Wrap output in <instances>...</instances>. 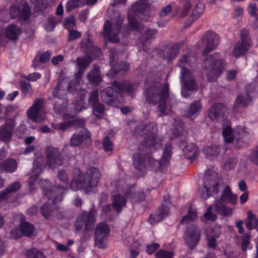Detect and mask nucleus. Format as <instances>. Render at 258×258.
<instances>
[{"instance_id": "f257e3e1", "label": "nucleus", "mask_w": 258, "mask_h": 258, "mask_svg": "<svg viewBox=\"0 0 258 258\" xmlns=\"http://www.w3.org/2000/svg\"><path fill=\"white\" fill-rule=\"evenodd\" d=\"M100 177V172L96 168L87 169L84 174H82L79 168H76L73 170V177L70 187L74 190L93 187L98 184Z\"/></svg>"}, {"instance_id": "f03ea898", "label": "nucleus", "mask_w": 258, "mask_h": 258, "mask_svg": "<svg viewBox=\"0 0 258 258\" xmlns=\"http://www.w3.org/2000/svg\"><path fill=\"white\" fill-rule=\"evenodd\" d=\"M150 4L147 0H138L132 6L133 14L127 16V27L130 31H137L140 28L136 17L141 20L147 21L150 17Z\"/></svg>"}, {"instance_id": "7ed1b4c3", "label": "nucleus", "mask_w": 258, "mask_h": 258, "mask_svg": "<svg viewBox=\"0 0 258 258\" xmlns=\"http://www.w3.org/2000/svg\"><path fill=\"white\" fill-rule=\"evenodd\" d=\"M203 66L207 70L208 81H217L222 75L226 62L219 53H215L207 56Z\"/></svg>"}, {"instance_id": "20e7f679", "label": "nucleus", "mask_w": 258, "mask_h": 258, "mask_svg": "<svg viewBox=\"0 0 258 258\" xmlns=\"http://www.w3.org/2000/svg\"><path fill=\"white\" fill-rule=\"evenodd\" d=\"M146 100L150 105H155L163 98L169 96V85L167 82H154L144 92Z\"/></svg>"}, {"instance_id": "39448f33", "label": "nucleus", "mask_w": 258, "mask_h": 258, "mask_svg": "<svg viewBox=\"0 0 258 258\" xmlns=\"http://www.w3.org/2000/svg\"><path fill=\"white\" fill-rule=\"evenodd\" d=\"M150 124H140L134 129L133 135L137 139L143 138L144 141L138 146L139 151H147L156 144V136L150 131Z\"/></svg>"}, {"instance_id": "423d86ee", "label": "nucleus", "mask_w": 258, "mask_h": 258, "mask_svg": "<svg viewBox=\"0 0 258 258\" xmlns=\"http://www.w3.org/2000/svg\"><path fill=\"white\" fill-rule=\"evenodd\" d=\"M112 86L115 91L111 87L100 92L102 100L106 104H111L115 101L118 95V91L131 95L134 89L133 85L125 82H114Z\"/></svg>"}, {"instance_id": "0eeeda50", "label": "nucleus", "mask_w": 258, "mask_h": 258, "mask_svg": "<svg viewBox=\"0 0 258 258\" xmlns=\"http://www.w3.org/2000/svg\"><path fill=\"white\" fill-rule=\"evenodd\" d=\"M44 104L45 100L44 99H36L34 101L32 106L27 111L28 118L37 123H40L44 121L47 118Z\"/></svg>"}, {"instance_id": "6e6552de", "label": "nucleus", "mask_w": 258, "mask_h": 258, "mask_svg": "<svg viewBox=\"0 0 258 258\" xmlns=\"http://www.w3.org/2000/svg\"><path fill=\"white\" fill-rule=\"evenodd\" d=\"M96 211L92 210L88 213L86 212H83L77 219L75 223V228L77 231L81 230L85 225L86 230H90L95 222V216Z\"/></svg>"}, {"instance_id": "1a4fd4ad", "label": "nucleus", "mask_w": 258, "mask_h": 258, "mask_svg": "<svg viewBox=\"0 0 258 258\" xmlns=\"http://www.w3.org/2000/svg\"><path fill=\"white\" fill-rule=\"evenodd\" d=\"M10 15L13 19L26 21L31 16V8L28 4L22 7L18 3H15L10 7Z\"/></svg>"}, {"instance_id": "9d476101", "label": "nucleus", "mask_w": 258, "mask_h": 258, "mask_svg": "<svg viewBox=\"0 0 258 258\" xmlns=\"http://www.w3.org/2000/svg\"><path fill=\"white\" fill-rule=\"evenodd\" d=\"M183 45L182 42H179L170 45H166L164 49L158 48L157 54L166 59L168 62H172L178 55L180 49Z\"/></svg>"}, {"instance_id": "9b49d317", "label": "nucleus", "mask_w": 258, "mask_h": 258, "mask_svg": "<svg viewBox=\"0 0 258 258\" xmlns=\"http://www.w3.org/2000/svg\"><path fill=\"white\" fill-rule=\"evenodd\" d=\"M45 153L47 158L46 164L50 168L63 164V157L58 148L49 146L46 148Z\"/></svg>"}, {"instance_id": "f8f14e48", "label": "nucleus", "mask_w": 258, "mask_h": 258, "mask_svg": "<svg viewBox=\"0 0 258 258\" xmlns=\"http://www.w3.org/2000/svg\"><path fill=\"white\" fill-rule=\"evenodd\" d=\"M251 45V41L248 31L246 30H241L240 31V41H238L234 47L233 55L236 57L244 55L249 49Z\"/></svg>"}, {"instance_id": "ddd939ff", "label": "nucleus", "mask_w": 258, "mask_h": 258, "mask_svg": "<svg viewBox=\"0 0 258 258\" xmlns=\"http://www.w3.org/2000/svg\"><path fill=\"white\" fill-rule=\"evenodd\" d=\"M219 182L216 176L208 175L205 179L204 189L202 190L201 198L208 199L213 194L218 192Z\"/></svg>"}, {"instance_id": "4468645a", "label": "nucleus", "mask_w": 258, "mask_h": 258, "mask_svg": "<svg viewBox=\"0 0 258 258\" xmlns=\"http://www.w3.org/2000/svg\"><path fill=\"white\" fill-rule=\"evenodd\" d=\"M203 43L206 44V47L203 50V55L207 54L214 50L218 45L220 40L219 36L212 31L205 32L202 38Z\"/></svg>"}, {"instance_id": "2eb2a0df", "label": "nucleus", "mask_w": 258, "mask_h": 258, "mask_svg": "<svg viewBox=\"0 0 258 258\" xmlns=\"http://www.w3.org/2000/svg\"><path fill=\"white\" fill-rule=\"evenodd\" d=\"M68 187L60 185H53L50 187L44 188V195L48 199H52L54 205L62 200V195L67 191Z\"/></svg>"}, {"instance_id": "dca6fc26", "label": "nucleus", "mask_w": 258, "mask_h": 258, "mask_svg": "<svg viewBox=\"0 0 258 258\" xmlns=\"http://www.w3.org/2000/svg\"><path fill=\"white\" fill-rule=\"evenodd\" d=\"M121 28H118L115 24L112 25L109 21H106L103 26V36L109 42L118 43L120 41L118 34Z\"/></svg>"}, {"instance_id": "f3484780", "label": "nucleus", "mask_w": 258, "mask_h": 258, "mask_svg": "<svg viewBox=\"0 0 258 258\" xmlns=\"http://www.w3.org/2000/svg\"><path fill=\"white\" fill-rule=\"evenodd\" d=\"M201 237V231L194 224L189 225L186 229L185 234V240L188 247L194 249L199 241Z\"/></svg>"}, {"instance_id": "a211bd4d", "label": "nucleus", "mask_w": 258, "mask_h": 258, "mask_svg": "<svg viewBox=\"0 0 258 258\" xmlns=\"http://www.w3.org/2000/svg\"><path fill=\"white\" fill-rule=\"evenodd\" d=\"M110 229L108 225L104 222L99 223L95 228V245L99 248L105 247L104 241L108 237Z\"/></svg>"}, {"instance_id": "6ab92c4d", "label": "nucleus", "mask_w": 258, "mask_h": 258, "mask_svg": "<svg viewBox=\"0 0 258 258\" xmlns=\"http://www.w3.org/2000/svg\"><path fill=\"white\" fill-rule=\"evenodd\" d=\"M88 101L93 109L94 113L99 118H102L105 108L104 105L99 101L98 92L97 89H94L91 92Z\"/></svg>"}, {"instance_id": "aec40b11", "label": "nucleus", "mask_w": 258, "mask_h": 258, "mask_svg": "<svg viewBox=\"0 0 258 258\" xmlns=\"http://www.w3.org/2000/svg\"><path fill=\"white\" fill-rule=\"evenodd\" d=\"M93 59L89 55L79 57L76 59L77 71L75 73L74 76L76 80L81 79L84 73L86 68L92 62Z\"/></svg>"}, {"instance_id": "412c9836", "label": "nucleus", "mask_w": 258, "mask_h": 258, "mask_svg": "<svg viewBox=\"0 0 258 258\" xmlns=\"http://www.w3.org/2000/svg\"><path fill=\"white\" fill-rule=\"evenodd\" d=\"M91 143V134L87 131H82L78 134H74L71 139L72 146H78L82 143L89 146Z\"/></svg>"}, {"instance_id": "4be33fe9", "label": "nucleus", "mask_w": 258, "mask_h": 258, "mask_svg": "<svg viewBox=\"0 0 258 258\" xmlns=\"http://www.w3.org/2000/svg\"><path fill=\"white\" fill-rule=\"evenodd\" d=\"M15 125L14 120L9 119L6 120L0 128V141L8 142L11 140Z\"/></svg>"}, {"instance_id": "5701e85b", "label": "nucleus", "mask_w": 258, "mask_h": 258, "mask_svg": "<svg viewBox=\"0 0 258 258\" xmlns=\"http://www.w3.org/2000/svg\"><path fill=\"white\" fill-rule=\"evenodd\" d=\"M157 31L155 29L149 28L141 34L139 40L144 51H148L150 41L155 38Z\"/></svg>"}, {"instance_id": "b1692460", "label": "nucleus", "mask_w": 258, "mask_h": 258, "mask_svg": "<svg viewBox=\"0 0 258 258\" xmlns=\"http://www.w3.org/2000/svg\"><path fill=\"white\" fill-rule=\"evenodd\" d=\"M171 146L168 145L166 146L163 154L162 158L159 161L154 160L151 157H149V162H151L154 165H158L159 170H162L164 169L168 163L171 157Z\"/></svg>"}, {"instance_id": "393cba45", "label": "nucleus", "mask_w": 258, "mask_h": 258, "mask_svg": "<svg viewBox=\"0 0 258 258\" xmlns=\"http://www.w3.org/2000/svg\"><path fill=\"white\" fill-rule=\"evenodd\" d=\"M226 111L227 108L223 104L215 103L211 106L208 115L212 120H215L219 117H222Z\"/></svg>"}, {"instance_id": "a878e982", "label": "nucleus", "mask_w": 258, "mask_h": 258, "mask_svg": "<svg viewBox=\"0 0 258 258\" xmlns=\"http://www.w3.org/2000/svg\"><path fill=\"white\" fill-rule=\"evenodd\" d=\"M130 69V65L129 63L121 61L114 64L109 71L106 73V75L109 79H112L119 72H126L128 71Z\"/></svg>"}, {"instance_id": "bb28decb", "label": "nucleus", "mask_w": 258, "mask_h": 258, "mask_svg": "<svg viewBox=\"0 0 258 258\" xmlns=\"http://www.w3.org/2000/svg\"><path fill=\"white\" fill-rule=\"evenodd\" d=\"M223 202H224L220 199L216 200L211 205L213 208V211L224 217L229 216L232 214V209L225 205Z\"/></svg>"}, {"instance_id": "cd10ccee", "label": "nucleus", "mask_w": 258, "mask_h": 258, "mask_svg": "<svg viewBox=\"0 0 258 258\" xmlns=\"http://www.w3.org/2000/svg\"><path fill=\"white\" fill-rule=\"evenodd\" d=\"M66 83L67 82H59L58 83L53 92V95L54 96L59 97V95L57 94L58 90H62L63 91L68 90L70 92H73L77 90L79 86L78 82H70L68 84Z\"/></svg>"}, {"instance_id": "c85d7f7f", "label": "nucleus", "mask_w": 258, "mask_h": 258, "mask_svg": "<svg viewBox=\"0 0 258 258\" xmlns=\"http://www.w3.org/2000/svg\"><path fill=\"white\" fill-rule=\"evenodd\" d=\"M21 34V28L16 24L9 25L5 28V35L11 40H17Z\"/></svg>"}, {"instance_id": "c756f323", "label": "nucleus", "mask_w": 258, "mask_h": 258, "mask_svg": "<svg viewBox=\"0 0 258 258\" xmlns=\"http://www.w3.org/2000/svg\"><path fill=\"white\" fill-rule=\"evenodd\" d=\"M21 184L19 182L11 184L6 189L0 192V202L8 199L11 195L16 192L20 188Z\"/></svg>"}, {"instance_id": "7c9ffc66", "label": "nucleus", "mask_w": 258, "mask_h": 258, "mask_svg": "<svg viewBox=\"0 0 258 258\" xmlns=\"http://www.w3.org/2000/svg\"><path fill=\"white\" fill-rule=\"evenodd\" d=\"M23 236L31 237L34 235V226L30 223L22 219L19 225Z\"/></svg>"}, {"instance_id": "2f4dec72", "label": "nucleus", "mask_w": 258, "mask_h": 258, "mask_svg": "<svg viewBox=\"0 0 258 258\" xmlns=\"http://www.w3.org/2000/svg\"><path fill=\"white\" fill-rule=\"evenodd\" d=\"M168 213V208L164 206H162L159 208L158 214L150 215L149 221L151 224H155L162 220Z\"/></svg>"}, {"instance_id": "473e14b6", "label": "nucleus", "mask_w": 258, "mask_h": 258, "mask_svg": "<svg viewBox=\"0 0 258 258\" xmlns=\"http://www.w3.org/2000/svg\"><path fill=\"white\" fill-rule=\"evenodd\" d=\"M17 168L16 161L12 158L7 159L0 163V172H14Z\"/></svg>"}, {"instance_id": "72a5a7b5", "label": "nucleus", "mask_w": 258, "mask_h": 258, "mask_svg": "<svg viewBox=\"0 0 258 258\" xmlns=\"http://www.w3.org/2000/svg\"><path fill=\"white\" fill-rule=\"evenodd\" d=\"M148 149L147 151H140V153H136L133 156V164L136 169L142 170L144 168V162L145 160V153H148Z\"/></svg>"}, {"instance_id": "f704fd0d", "label": "nucleus", "mask_w": 258, "mask_h": 258, "mask_svg": "<svg viewBox=\"0 0 258 258\" xmlns=\"http://www.w3.org/2000/svg\"><path fill=\"white\" fill-rule=\"evenodd\" d=\"M205 10V5L202 2H199L192 11L191 15L187 21H190V23L198 20L203 14Z\"/></svg>"}, {"instance_id": "c9c22d12", "label": "nucleus", "mask_w": 258, "mask_h": 258, "mask_svg": "<svg viewBox=\"0 0 258 258\" xmlns=\"http://www.w3.org/2000/svg\"><path fill=\"white\" fill-rule=\"evenodd\" d=\"M219 199L224 202L228 201L231 204L235 205L237 202V197L232 194L230 187L227 185Z\"/></svg>"}, {"instance_id": "e433bc0d", "label": "nucleus", "mask_w": 258, "mask_h": 258, "mask_svg": "<svg viewBox=\"0 0 258 258\" xmlns=\"http://www.w3.org/2000/svg\"><path fill=\"white\" fill-rule=\"evenodd\" d=\"M183 152L186 157L191 160L195 159L199 154L198 148L192 143L187 145L184 148Z\"/></svg>"}, {"instance_id": "4c0bfd02", "label": "nucleus", "mask_w": 258, "mask_h": 258, "mask_svg": "<svg viewBox=\"0 0 258 258\" xmlns=\"http://www.w3.org/2000/svg\"><path fill=\"white\" fill-rule=\"evenodd\" d=\"M202 108V105L200 101H196L192 103L187 111H185L184 116L193 119L192 116L198 113Z\"/></svg>"}, {"instance_id": "58836bf2", "label": "nucleus", "mask_w": 258, "mask_h": 258, "mask_svg": "<svg viewBox=\"0 0 258 258\" xmlns=\"http://www.w3.org/2000/svg\"><path fill=\"white\" fill-rule=\"evenodd\" d=\"M252 101V99L248 93H246V96L238 95L235 101V103L233 108L234 110L237 108L238 106L241 105L244 107H246Z\"/></svg>"}, {"instance_id": "ea45409f", "label": "nucleus", "mask_w": 258, "mask_h": 258, "mask_svg": "<svg viewBox=\"0 0 258 258\" xmlns=\"http://www.w3.org/2000/svg\"><path fill=\"white\" fill-rule=\"evenodd\" d=\"M180 6L177 8V11L180 12V16L182 17L186 16L190 11L191 4L189 0H180Z\"/></svg>"}, {"instance_id": "a19ab883", "label": "nucleus", "mask_w": 258, "mask_h": 258, "mask_svg": "<svg viewBox=\"0 0 258 258\" xmlns=\"http://www.w3.org/2000/svg\"><path fill=\"white\" fill-rule=\"evenodd\" d=\"M215 229L209 228L206 229V233L208 238V246L210 248H215L217 245L216 238L219 236L218 234L215 233Z\"/></svg>"}, {"instance_id": "79ce46f5", "label": "nucleus", "mask_w": 258, "mask_h": 258, "mask_svg": "<svg viewBox=\"0 0 258 258\" xmlns=\"http://www.w3.org/2000/svg\"><path fill=\"white\" fill-rule=\"evenodd\" d=\"M245 223L246 228L249 230L257 226V219L252 211L247 212V217L245 220Z\"/></svg>"}, {"instance_id": "37998d69", "label": "nucleus", "mask_w": 258, "mask_h": 258, "mask_svg": "<svg viewBox=\"0 0 258 258\" xmlns=\"http://www.w3.org/2000/svg\"><path fill=\"white\" fill-rule=\"evenodd\" d=\"M124 205L125 200L123 197L120 195H115L113 197L112 206L117 213L120 211L121 208Z\"/></svg>"}, {"instance_id": "c03bdc74", "label": "nucleus", "mask_w": 258, "mask_h": 258, "mask_svg": "<svg viewBox=\"0 0 258 258\" xmlns=\"http://www.w3.org/2000/svg\"><path fill=\"white\" fill-rule=\"evenodd\" d=\"M88 81H103L100 76L99 67L94 64L93 68L87 75Z\"/></svg>"}, {"instance_id": "a18cd8bd", "label": "nucleus", "mask_w": 258, "mask_h": 258, "mask_svg": "<svg viewBox=\"0 0 258 258\" xmlns=\"http://www.w3.org/2000/svg\"><path fill=\"white\" fill-rule=\"evenodd\" d=\"M197 85L195 82H183L181 94L186 97L189 94L186 93L187 91H193L197 88Z\"/></svg>"}, {"instance_id": "49530a36", "label": "nucleus", "mask_w": 258, "mask_h": 258, "mask_svg": "<svg viewBox=\"0 0 258 258\" xmlns=\"http://www.w3.org/2000/svg\"><path fill=\"white\" fill-rule=\"evenodd\" d=\"M26 258H45L43 253L39 249L32 248L26 251Z\"/></svg>"}, {"instance_id": "de8ad7c7", "label": "nucleus", "mask_w": 258, "mask_h": 258, "mask_svg": "<svg viewBox=\"0 0 258 258\" xmlns=\"http://www.w3.org/2000/svg\"><path fill=\"white\" fill-rule=\"evenodd\" d=\"M172 133L176 137L183 138V140L181 141V144H183L185 142L187 132L182 126H178L172 129Z\"/></svg>"}, {"instance_id": "09e8293b", "label": "nucleus", "mask_w": 258, "mask_h": 258, "mask_svg": "<svg viewBox=\"0 0 258 258\" xmlns=\"http://www.w3.org/2000/svg\"><path fill=\"white\" fill-rule=\"evenodd\" d=\"M57 209V206L50 207L47 204H44L41 208V213L46 219L49 218L54 211Z\"/></svg>"}, {"instance_id": "8fccbe9b", "label": "nucleus", "mask_w": 258, "mask_h": 258, "mask_svg": "<svg viewBox=\"0 0 258 258\" xmlns=\"http://www.w3.org/2000/svg\"><path fill=\"white\" fill-rule=\"evenodd\" d=\"M248 13L251 16L255 17L254 23L258 26V9L255 4H250L248 8Z\"/></svg>"}, {"instance_id": "3c124183", "label": "nucleus", "mask_w": 258, "mask_h": 258, "mask_svg": "<svg viewBox=\"0 0 258 258\" xmlns=\"http://www.w3.org/2000/svg\"><path fill=\"white\" fill-rule=\"evenodd\" d=\"M180 81H195L192 77L191 74L189 70L187 68H181Z\"/></svg>"}, {"instance_id": "603ef678", "label": "nucleus", "mask_w": 258, "mask_h": 258, "mask_svg": "<svg viewBox=\"0 0 258 258\" xmlns=\"http://www.w3.org/2000/svg\"><path fill=\"white\" fill-rule=\"evenodd\" d=\"M197 217V216L196 213L191 210H189L187 214L182 218L180 223L181 224H184L187 223L189 221H192L195 220Z\"/></svg>"}, {"instance_id": "864d4df0", "label": "nucleus", "mask_w": 258, "mask_h": 258, "mask_svg": "<svg viewBox=\"0 0 258 258\" xmlns=\"http://www.w3.org/2000/svg\"><path fill=\"white\" fill-rule=\"evenodd\" d=\"M212 210L213 211V208L210 205L207 209L206 212L204 214V218L206 220H211L212 221H215L217 220V215L214 214Z\"/></svg>"}, {"instance_id": "5fc2aeb1", "label": "nucleus", "mask_w": 258, "mask_h": 258, "mask_svg": "<svg viewBox=\"0 0 258 258\" xmlns=\"http://www.w3.org/2000/svg\"><path fill=\"white\" fill-rule=\"evenodd\" d=\"M190 64V54H183L179 58L178 61V66L181 68H185L186 64Z\"/></svg>"}, {"instance_id": "6e6d98bb", "label": "nucleus", "mask_w": 258, "mask_h": 258, "mask_svg": "<svg viewBox=\"0 0 258 258\" xmlns=\"http://www.w3.org/2000/svg\"><path fill=\"white\" fill-rule=\"evenodd\" d=\"M102 146L105 151L111 152L113 148V144L108 136L104 138L102 141Z\"/></svg>"}, {"instance_id": "4d7b16f0", "label": "nucleus", "mask_w": 258, "mask_h": 258, "mask_svg": "<svg viewBox=\"0 0 258 258\" xmlns=\"http://www.w3.org/2000/svg\"><path fill=\"white\" fill-rule=\"evenodd\" d=\"M250 239V233H246L241 236V249L243 251H246L249 244Z\"/></svg>"}, {"instance_id": "13d9d810", "label": "nucleus", "mask_w": 258, "mask_h": 258, "mask_svg": "<svg viewBox=\"0 0 258 258\" xmlns=\"http://www.w3.org/2000/svg\"><path fill=\"white\" fill-rule=\"evenodd\" d=\"M63 24L68 31L72 29L76 26L75 17L71 16L66 18L64 20Z\"/></svg>"}, {"instance_id": "bf43d9fd", "label": "nucleus", "mask_w": 258, "mask_h": 258, "mask_svg": "<svg viewBox=\"0 0 258 258\" xmlns=\"http://www.w3.org/2000/svg\"><path fill=\"white\" fill-rule=\"evenodd\" d=\"M205 153L210 156H216L220 153V149L217 146L208 147L204 149Z\"/></svg>"}, {"instance_id": "052dcab7", "label": "nucleus", "mask_w": 258, "mask_h": 258, "mask_svg": "<svg viewBox=\"0 0 258 258\" xmlns=\"http://www.w3.org/2000/svg\"><path fill=\"white\" fill-rule=\"evenodd\" d=\"M56 20L55 17H51L48 19L47 23L45 25V29L47 31H52L55 27Z\"/></svg>"}, {"instance_id": "680f3d73", "label": "nucleus", "mask_w": 258, "mask_h": 258, "mask_svg": "<svg viewBox=\"0 0 258 258\" xmlns=\"http://www.w3.org/2000/svg\"><path fill=\"white\" fill-rule=\"evenodd\" d=\"M223 135L225 140L227 143H231L233 141V137L232 135V130L231 127L227 126L223 131Z\"/></svg>"}, {"instance_id": "e2e57ef3", "label": "nucleus", "mask_w": 258, "mask_h": 258, "mask_svg": "<svg viewBox=\"0 0 258 258\" xmlns=\"http://www.w3.org/2000/svg\"><path fill=\"white\" fill-rule=\"evenodd\" d=\"M81 7L79 0H69L66 4V11L68 12Z\"/></svg>"}, {"instance_id": "0e129e2a", "label": "nucleus", "mask_w": 258, "mask_h": 258, "mask_svg": "<svg viewBox=\"0 0 258 258\" xmlns=\"http://www.w3.org/2000/svg\"><path fill=\"white\" fill-rule=\"evenodd\" d=\"M173 256V252L164 250L163 249L159 250L156 253V258H172Z\"/></svg>"}, {"instance_id": "69168bd1", "label": "nucleus", "mask_w": 258, "mask_h": 258, "mask_svg": "<svg viewBox=\"0 0 258 258\" xmlns=\"http://www.w3.org/2000/svg\"><path fill=\"white\" fill-rule=\"evenodd\" d=\"M68 41H72L80 38L81 37V33L77 30H69Z\"/></svg>"}, {"instance_id": "338daca9", "label": "nucleus", "mask_w": 258, "mask_h": 258, "mask_svg": "<svg viewBox=\"0 0 258 258\" xmlns=\"http://www.w3.org/2000/svg\"><path fill=\"white\" fill-rule=\"evenodd\" d=\"M237 163V159L235 157L229 158L224 164V167L226 170H229L233 168Z\"/></svg>"}, {"instance_id": "774afa93", "label": "nucleus", "mask_w": 258, "mask_h": 258, "mask_svg": "<svg viewBox=\"0 0 258 258\" xmlns=\"http://www.w3.org/2000/svg\"><path fill=\"white\" fill-rule=\"evenodd\" d=\"M20 87L22 92L25 95L32 91V88L30 84L27 82H21Z\"/></svg>"}]
</instances>
